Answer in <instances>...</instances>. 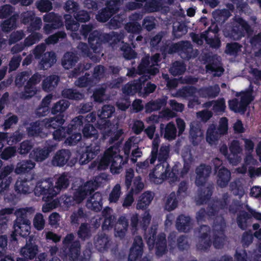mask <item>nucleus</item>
Masks as SVG:
<instances>
[{
    "label": "nucleus",
    "instance_id": "54",
    "mask_svg": "<svg viewBox=\"0 0 261 261\" xmlns=\"http://www.w3.org/2000/svg\"><path fill=\"white\" fill-rule=\"evenodd\" d=\"M65 25L67 30L70 31H76L79 30L80 24L79 21L75 20L71 14H65L64 16Z\"/></svg>",
    "mask_w": 261,
    "mask_h": 261
},
{
    "label": "nucleus",
    "instance_id": "17",
    "mask_svg": "<svg viewBox=\"0 0 261 261\" xmlns=\"http://www.w3.org/2000/svg\"><path fill=\"white\" fill-rule=\"evenodd\" d=\"M193 49L189 42H180L171 45L168 50L169 54L175 52H180L182 58H190L192 57L191 53Z\"/></svg>",
    "mask_w": 261,
    "mask_h": 261
},
{
    "label": "nucleus",
    "instance_id": "51",
    "mask_svg": "<svg viewBox=\"0 0 261 261\" xmlns=\"http://www.w3.org/2000/svg\"><path fill=\"white\" fill-rule=\"evenodd\" d=\"M128 226V222L125 216H121L118 222L115 224V229L118 237L122 238L124 236Z\"/></svg>",
    "mask_w": 261,
    "mask_h": 261
},
{
    "label": "nucleus",
    "instance_id": "39",
    "mask_svg": "<svg viewBox=\"0 0 261 261\" xmlns=\"http://www.w3.org/2000/svg\"><path fill=\"white\" fill-rule=\"evenodd\" d=\"M43 21L45 22L50 23L53 24L54 28H60L63 25L61 17L54 12L46 13L43 16Z\"/></svg>",
    "mask_w": 261,
    "mask_h": 261
},
{
    "label": "nucleus",
    "instance_id": "30",
    "mask_svg": "<svg viewBox=\"0 0 261 261\" xmlns=\"http://www.w3.org/2000/svg\"><path fill=\"white\" fill-rule=\"evenodd\" d=\"M78 117H82L81 118V125L80 126L75 125L73 127L72 132L68 137L67 138L65 142L69 145H76L82 139L81 129L83 127L84 117L82 116H79Z\"/></svg>",
    "mask_w": 261,
    "mask_h": 261
},
{
    "label": "nucleus",
    "instance_id": "4",
    "mask_svg": "<svg viewBox=\"0 0 261 261\" xmlns=\"http://www.w3.org/2000/svg\"><path fill=\"white\" fill-rule=\"evenodd\" d=\"M30 225L31 222L27 217V211L25 209L18 211L17 218L14 223V231L11 235V240L16 241V236L17 235L22 237L28 236L30 232Z\"/></svg>",
    "mask_w": 261,
    "mask_h": 261
},
{
    "label": "nucleus",
    "instance_id": "16",
    "mask_svg": "<svg viewBox=\"0 0 261 261\" xmlns=\"http://www.w3.org/2000/svg\"><path fill=\"white\" fill-rule=\"evenodd\" d=\"M106 7L98 11L96 15V19L100 22H106L111 18L109 22L111 29L114 27V4L106 5Z\"/></svg>",
    "mask_w": 261,
    "mask_h": 261
},
{
    "label": "nucleus",
    "instance_id": "21",
    "mask_svg": "<svg viewBox=\"0 0 261 261\" xmlns=\"http://www.w3.org/2000/svg\"><path fill=\"white\" fill-rule=\"evenodd\" d=\"M54 146L49 145L43 148L37 147L34 148L30 153V159L36 162H42L48 158L50 153L53 150Z\"/></svg>",
    "mask_w": 261,
    "mask_h": 261
},
{
    "label": "nucleus",
    "instance_id": "22",
    "mask_svg": "<svg viewBox=\"0 0 261 261\" xmlns=\"http://www.w3.org/2000/svg\"><path fill=\"white\" fill-rule=\"evenodd\" d=\"M38 251V246L29 240L27 241L25 245L21 248L20 254L27 259L32 260L36 257Z\"/></svg>",
    "mask_w": 261,
    "mask_h": 261
},
{
    "label": "nucleus",
    "instance_id": "23",
    "mask_svg": "<svg viewBox=\"0 0 261 261\" xmlns=\"http://www.w3.org/2000/svg\"><path fill=\"white\" fill-rule=\"evenodd\" d=\"M143 244L142 239L140 237H136L130 249V252L128 256V261H135L137 259L142 256L143 253Z\"/></svg>",
    "mask_w": 261,
    "mask_h": 261
},
{
    "label": "nucleus",
    "instance_id": "38",
    "mask_svg": "<svg viewBox=\"0 0 261 261\" xmlns=\"http://www.w3.org/2000/svg\"><path fill=\"white\" fill-rule=\"evenodd\" d=\"M70 102L65 99H61L56 102L51 109L52 114L57 115H63V112L69 107Z\"/></svg>",
    "mask_w": 261,
    "mask_h": 261
},
{
    "label": "nucleus",
    "instance_id": "50",
    "mask_svg": "<svg viewBox=\"0 0 261 261\" xmlns=\"http://www.w3.org/2000/svg\"><path fill=\"white\" fill-rule=\"evenodd\" d=\"M94 84L93 78L88 72H86L84 75L80 77L75 82V85L81 88L91 87Z\"/></svg>",
    "mask_w": 261,
    "mask_h": 261
},
{
    "label": "nucleus",
    "instance_id": "45",
    "mask_svg": "<svg viewBox=\"0 0 261 261\" xmlns=\"http://www.w3.org/2000/svg\"><path fill=\"white\" fill-rule=\"evenodd\" d=\"M206 108L213 107V110L217 113H222L226 109L225 101L224 98H220L217 100L209 101L204 103Z\"/></svg>",
    "mask_w": 261,
    "mask_h": 261
},
{
    "label": "nucleus",
    "instance_id": "3",
    "mask_svg": "<svg viewBox=\"0 0 261 261\" xmlns=\"http://www.w3.org/2000/svg\"><path fill=\"white\" fill-rule=\"evenodd\" d=\"M81 117H75L67 126H63L65 122L63 115H57L48 119L45 122L44 126L49 129L52 128L55 130L53 132V138L55 140L60 141L66 138L67 134H70L73 127L81 125Z\"/></svg>",
    "mask_w": 261,
    "mask_h": 261
},
{
    "label": "nucleus",
    "instance_id": "5",
    "mask_svg": "<svg viewBox=\"0 0 261 261\" xmlns=\"http://www.w3.org/2000/svg\"><path fill=\"white\" fill-rule=\"evenodd\" d=\"M110 165V171L114 175V145H112L105 151L101 158L92 162L89 166L90 169H97L98 170H104Z\"/></svg>",
    "mask_w": 261,
    "mask_h": 261
},
{
    "label": "nucleus",
    "instance_id": "56",
    "mask_svg": "<svg viewBox=\"0 0 261 261\" xmlns=\"http://www.w3.org/2000/svg\"><path fill=\"white\" fill-rule=\"evenodd\" d=\"M170 147L169 145H162L160 150L157 152V158L158 161L161 163H167V160L169 157Z\"/></svg>",
    "mask_w": 261,
    "mask_h": 261
},
{
    "label": "nucleus",
    "instance_id": "61",
    "mask_svg": "<svg viewBox=\"0 0 261 261\" xmlns=\"http://www.w3.org/2000/svg\"><path fill=\"white\" fill-rule=\"evenodd\" d=\"M212 194V187H208L203 188L201 192L198 195L196 198V202L198 204H202L208 199Z\"/></svg>",
    "mask_w": 261,
    "mask_h": 261
},
{
    "label": "nucleus",
    "instance_id": "19",
    "mask_svg": "<svg viewBox=\"0 0 261 261\" xmlns=\"http://www.w3.org/2000/svg\"><path fill=\"white\" fill-rule=\"evenodd\" d=\"M100 152V146L96 144H90L86 147L85 151L80 155L79 162L85 165L93 159Z\"/></svg>",
    "mask_w": 261,
    "mask_h": 261
},
{
    "label": "nucleus",
    "instance_id": "13",
    "mask_svg": "<svg viewBox=\"0 0 261 261\" xmlns=\"http://www.w3.org/2000/svg\"><path fill=\"white\" fill-rule=\"evenodd\" d=\"M96 120V115L95 112H92L87 115L86 118L84 117V121H87V123L82 128L83 137L85 138H92L97 139L98 137V133L95 127L90 122L94 123Z\"/></svg>",
    "mask_w": 261,
    "mask_h": 261
},
{
    "label": "nucleus",
    "instance_id": "26",
    "mask_svg": "<svg viewBox=\"0 0 261 261\" xmlns=\"http://www.w3.org/2000/svg\"><path fill=\"white\" fill-rule=\"evenodd\" d=\"M94 245L98 251L103 252L109 248L110 239L105 233H98L94 237Z\"/></svg>",
    "mask_w": 261,
    "mask_h": 261
},
{
    "label": "nucleus",
    "instance_id": "8",
    "mask_svg": "<svg viewBox=\"0 0 261 261\" xmlns=\"http://www.w3.org/2000/svg\"><path fill=\"white\" fill-rule=\"evenodd\" d=\"M240 96V100L235 98L228 101L229 109L234 112H244L248 105L253 99L252 90L242 92Z\"/></svg>",
    "mask_w": 261,
    "mask_h": 261
},
{
    "label": "nucleus",
    "instance_id": "14",
    "mask_svg": "<svg viewBox=\"0 0 261 261\" xmlns=\"http://www.w3.org/2000/svg\"><path fill=\"white\" fill-rule=\"evenodd\" d=\"M140 141V138L136 137H130L126 142L123 147V151L125 155V158L123 160L120 155H115V164H119L118 167H115V170L117 168L119 169L121 166L124 165L127 161V160L129 154L130 150L132 148L136 147L137 144ZM116 171H115V172Z\"/></svg>",
    "mask_w": 261,
    "mask_h": 261
},
{
    "label": "nucleus",
    "instance_id": "55",
    "mask_svg": "<svg viewBox=\"0 0 261 261\" xmlns=\"http://www.w3.org/2000/svg\"><path fill=\"white\" fill-rule=\"evenodd\" d=\"M177 204L176 194L174 192H172L165 199L164 208L168 211H171L177 207Z\"/></svg>",
    "mask_w": 261,
    "mask_h": 261
},
{
    "label": "nucleus",
    "instance_id": "20",
    "mask_svg": "<svg viewBox=\"0 0 261 261\" xmlns=\"http://www.w3.org/2000/svg\"><path fill=\"white\" fill-rule=\"evenodd\" d=\"M71 155L68 149H62L56 152L53 158L51 163L54 166L62 167L68 162Z\"/></svg>",
    "mask_w": 261,
    "mask_h": 261
},
{
    "label": "nucleus",
    "instance_id": "48",
    "mask_svg": "<svg viewBox=\"0 0 261 261\" xmlns=\"http://www.w3.org/2000/svg\"><path fill=\"white\" fill-rule=\"evenodd\" d=\"M220 91V88L218 85L214 87L203 88L198 90V95L203 97H215L217 96Z\"/></svg>",
    "mask_w": 261,
    "mask_h": 261
},
{
    "label": "nucleus",
    "instance_id": "49",
    "mask_svg": "<svg viewBox=\"0 0 261 261\" xmlns=\"http://www.w3.org/2000/svg\"><path fill=\"white\" fill-rule=\"evenodd\" d=\"M206 72L213 74L214 76H219L222 75L224 72V69L222 67L219 62L218 58H217V61L208 64L206 66Z\"/></svg>",
    "mask_w": 261,
    "mask_h": 261
},
{
    "label": "nucleus",
    "instance_id": "44",
    "mask_svg": "<svg viewBox=\"0 0 261 261\" xmlns=\"http://www.w3.org/2000/svg\"><path fill=\"white\" fill-rule=\"evenodd\" d=\"M18 15L13 14L4 20L1 24L2 30L5 33H9L16 27V22Z\"/></svg>",
    "mask_w": 261,
    "mask_h": 261
},
{
    "label": "nucleus",
    "instance_id": "47",
    "mask_svg": "<svg viewBox=\"0 0 261 261\" xmlns=\"http://www.w3.org/2000/svg\"><path fill=\"white\" fill-rule=\"evenodd\" d=\"M30 181L27 178H19L15 184V190L17 193L27 194L30 193V188L29 183Z\"/></svg>",
    "mask_w": 261,
    "mask_h": 261
},
{
    "label": "nucleus",
    "instance_id": "27",
    "mask_svg": "<svg viewBox=\"0 0 261 261\" xmlns=\"http://www.w3.org/2000/svg\"><path fill=\"white\" fill-rule=\"evenodd\" d=\"M211 167L210 166L201 165L196 170V177L195 183L197 186L204 184L211 173Z\"/></svg>",
    "mask_w": 261,
    "mask_h": 261
},
{
    "label": "nucleus",
    "instance_id": "37",
    "mask_svg": "<svg viewBox=\"0 0 261 261\" xmlns=\"http://www.w3.org/2000/svg\"><path fill=\"white\" fill-rule=\"evenodd\" d=\"M191 219L188 216H179L177 219L176 228L180 231H188L192 227Z\"/></svg>",
    "mask_w": 261,
    "mask_h": 261
},
{
    "label": "nucleus",
    "instance_id": "63",
    "mask_svg": "<svg viewBox=\"0 0 261 261\" xmlns=\"http://www.w3.org/2000/svg\"><path fill=\"white\" fill-rule=\"evenodd\" d=\"M179 166L178 165H175L171 170L168 172L167 176L170 182H174L179 179L180 178L179 175Z\"/></svg>",
    "mask_w": 261,
    "mask_h": 261
},
{
    "label": "nucleus",
    "instance_id": "58",
    "mask_svg": "<svg viewBox=\"0 0 261 261\" xmlns=\"http://www.w3.org/2000/svg\"><path fill=\"white\" fill-rule=\"evenodd\" d=\"M34 146L31 140H25L23 141L18 148L17 152L21 155H25L30 152Z\"/></svg>",
    "mask_w": 261,
    "mask_h": 261
},
{
    "label": "nucleus",
    "instance_id": "57",
    "mask_svg": "<svg viewBox=\"0 0 261 261\" xmlns=\"http://www.w3.org/2000/svg\"><path fill=\"white\" fill-rule=\"evenodd\" d=\"M36 93V87L27 83L24 87L23 91L20 93V97L23 99H28L34 96Z\"/></svg>",
    "mask_w": 261,
    "mask_h": 261
},
{
    "label": "nucleus",
    "instance_id": "7",
    "mask_svg": "<svg viewBox=\"0 0 261 261\" xmlns=\"http://www.w3.org/2000/svg\"><path fill=\"white\" fill-rule=\"evenodd\" d=\"M156 230V228H152L151 232L146 236V238L150 249L155 245L156 254L160 256L164 254L166 251V236L164 233H161L158 236L156 239H155Z\"/></svg>",
    "mask_w": 261,
    "mask_h": 261
},
{
    "label": "nucleus",
    "instance_id": "24",
    "mask_svg": "<svg viewBox=\"0 0 261 261\" xmlns=\"http://www.w3.org/2000/svg\"><path fill=\"white\" fill-rule=\"evenodd\" d=\"M90 182H86L83 186H80L73 193L75 202L76 203L82 202L87 196L91 195L93 191L91 189L89 185Z\"/></svg>",
    "mask_w": 261,
    "mask_h": 261
},
{
    "label": "nucleus",
    "instance_id": "53",
    "mask_svg": "<svg viewBox=\"0 0 261 261\" xmlns=\"http://www.w3.org/2000/svg\"><path fill=\"white\" fill-rule=\"evenodd\" d=\"M78 238L82 241L89 239L91 236L90 228L87 223L81 224L77 231Z\"/></svg>",
    "mask_w": 261,
    "mask_h": 261
},
{
    "label": "nucleus",
    "instance_id": "42",
    "mask_svg": "<svg viewBox=\"0 0 261 261\" xmlns=\"http://www.w3.org/2000/svg\"><path fill=\"white\" fill-rule=\"evenodd\" d=\"M35 163L31 160L22 161L18 162L15 169V172L17 174L27 173L34 168Z\"/></svg>",
    "mask_w": 261,
    "mask_h": 261
},
{
    "label": "nucleus",
    "instance_id": "10",
    "mask_svg": "<svg viewBox=\"0 0 261 261\" xmlns=\"http://www.w3.org/2000/svg\"><path fill=\"white\" fill-rule=\"evenodd\" d=\"M250 28L248 24L242 18H238L233 23L231 33H227L226 30L224 31V34L226 37L232 38L234 40H238L244 36L246 33H248Z\"/></svg>",
    "mask_w": 261,
    "mask_h": 261
},
{
    "label": "nucleus",
    "instance_id": "28",
    "mask_svg": "<svg viewBox=\"0 0 261 261\" xmlns=\"http://www.w3.org/2000/svg\"><path fill=\"white\" fill-rule=\"evenodd\" d=\"M209 232V227L206 225L201 226L199 233L200 237L197 244L198 249L204 250L208 248L211 245L210 238L207 236V233Z\"/></svg>",
    "mask_w": 261,
    "mask_h": 261
},
{
    "label": "nucleus",
    "instance_id": "18",
    "mask_svg": "<svg viewBox=\"0 0 261 261\" xmlns=\"http://www.w3.org/2000/svg\"><path fill=\"white\" fill-rule=\"evenodd\" d=\"M14 168L12 165L7 166L2 168L0 170V193H2L5 190L9 188V186L12 181V178L10 175L12 173Z\"/></svg>",
    "mask_w": 261,
    "mask_h": 261
},
{
    "label": "nucleus",
    "instance_id": "29",
    "mask_svg": "<svg viewBox=\"0 0 261 261\" xmlns=\"http://www.w3.org/2000/svg\"><path fill=\"white\" fill-rule=\"evenodd\" d=\"M203 138V133L200 126L196 123L190 125V139L194 145L199 144Z\"/></svg>",
    "mask_w": 261,
    "mask_h": 261
},
{
    "label": "nucleus",
    "instance_id": "25",
    "mask_svg": "<svg viewBox=\"0 0 261 261\" xmlns=\"http://www.w3.org/2000/svg\"><path fill=\"white\" fill-rule=\"evenodd\" d=\"M147 79L146 77L141 76L137 80H135L132 82L128 83L125 85L122 89L123 93L128 95H133L138 92H140L143 83H144Z\"/></svg>",
    "mask_w": 261,
    "mask_h": 261
},
{
    "label": "nucleus",
    "instance_id": "52",
    "mask_svg": "<svg viewBox=\"0 0 261 261\" xmlns=\"http://www.w3.org/2000/svg\"><path fill=\"white\" fill-rule=\"evenodd\" d=\"M146 10L149 12L163 11H166L165 6H163L161 0H152L145 5Z\"/></svg>",
    "mask_w": 261,
    "mask_h": 261
},
{
    "label": "nucleus",
    "instance_id": "60",
    "mask_svg": "<svg viewBox=\"0 0 261 261\" xmlns=\"http://www.w3.org/2000/svg\"><path fill=\"white\" fill-rule=\"evenodd\" d=\"M198 94V90H197L193 87H186L179 90L175 94V96L188 97L195 95L196 93Z\"/></svg>",
    "mask_w": 261,
    "mask_h": 261
},
{
    "label": "nucleus",
    "instance_id": "64",
    "mask_svg": "<svg viewBox=\"0 0 261 261\" xmlns=\"http://www.w3.org/2000/svg\"><path fill=\"white\" fill-rule=\"evenodd\" d=\"M64 9L66 12L69 13V14H74L79 10V5L77 2L68 0L66 2Z\"/></svg>",
    "mask_w": 261,
    "mask_h": 261
},
{
    "label": "nucleus",
    "instance_id": "9",
    "mask_svg": "<svg viewBox=\"0 0 261 261\" xmlns=\"http://www.w3.org/2000/svg\"><path fill=\"white\" fill-rule=\"evenodd\" d=\"M159 58L160 55L159 54H156L152 56L150 61L148 56L143 58L141 64L138 66V73H148L152 75H155L159 72L158 68L154 66L157 65L158 62L160 61Z\"/></svg>",
    "mask_w": 261,
    "mask_h": 261
},
{
    "label": "nucleus",
    "instance_id": "36",
    "mask_svg": "<svg viewBox=\"0 0 261 261\" xmlns=\"http://www.w3.org/2000/svg\"><path fill=\"white\" fill-rule=\"evenodd\" d=\"M45 123L36 121L30 123V126L27 128V132L29 136L38 137L41 136L42 132L43 126Z\"/></svg>",
    "mask_w": 261,
    "mask_h": 261
},
{
    "label": "nucleus",
    "instance_id": "12",
    "mask_svg": "<svg viewBox=\"0 0 261 261\" xmlns=\"http://www.w3.org/2000/svg\"><path fill=\"white\" fill-rule=\"evenodd\" d=\"M170 171V167L168 163H160L158 164L149 175L151 181L156 184H162L165 179L168 172Z\"/></svg>",
    "mask_w": 261,
    "mask_h": 261
},
{
    "label": "nucleus",
    "instance_id": "59",
    "mask_svg": "<svg viewBox=\"0 0 261 261\" xmlns=\"http://www.w3.org/2000/svg\"><path fill=\"white\" fill-rule=\"evenodd\" d=\"M17 150L15 146H8L1 150L0 157L4 160H8L9 159L15 156L16 155Z\"/></svg>",
    "mask_w": 261,
    "mask_h": 261
},
{
    "label": "nucleus",
    "instance_id": "35",
    "mask_svg": "<svg viewBox=\"0 0 261 261\" xmlns=\"http://www.w3.org/2000/svg\"><path fill=\"white\" fill-rule=\"evenodd\" d=\"M154 197L153 194L150 192L143 193L139 198L136 208L137 210H143L148 207L151 203Z\"/></svg>",
    "mask_w": 261,
    "mask_h": 261
},
{
    "label": "nucleus",
    "instance_id": "11",
    "mask_svg": "<svg viewBox=\"0 0 261 261\" xmlns=\"http://www.w3.org/2000/svg\"><path fill=\"white\" fill-rule=\"evenodd\" d=\"M114 113V106L110 105L103 106L100 113L97 114L96 122L95 123L96 127L99 129H102V128H106L109 125H111V123L109 118L111 117Z\"/></svg>",
    "mask_w": 261,
    "mask_h": 261
},
{
    "label": "nucleus",
    "instance_id": "6",
    "mask_svg": "<svg viewBox=\"0 0 261 261\" xmlns=\"http://www.w3.org/2000/svg\"><path fill=\"white\" fill-rule=\"evenodd\" d=\"M72 233L67 234L63 240L64 252L70 261H77L81 254V244L79 240L74 241Z\"/></svg>",
    "mask_w": 261,
    "mask_h": 261
},
{
    "label": "nucleus",
    "instance_id": "40",
    "mask_svg": "<svg viewBox=\"0 0 261 261\" xmlns=\"http://www.w3.org/2000/svg\"><path fill=\"white\" fill-rule=\"evenodd\" d=\"M231 174L229 170L222 167L218 171L217 184L221 187H226L230 179Z\"/></svg>",
    "mask_w": 261,
    "mask_h": 261
},
{
    "label": "nucleus",
    "instance_id": "2",
    "mask_svg": "<svg viewBox=\"0 0 261 261\" xmlns=\"http://www.w3.org/2000/svg\"><path fill=\"white\" fill-rule=\"evenodd\" d=\"M69 185V180L67 174L63 173L57 179L55 186L48 180L38 181L34 189L36 196L47 195L46 198L49 200L56 196L62 190L66 189Z\"/></svg>",
    "mask_w": 261,
    "mask_h": 261
},
{
    "label": "nucleus",
    "instance_id": "33",
    "mask_svg": "<svg viewBox=\"0 0 261 261\" xmlns=\"http://www.w3.org/2000/svg\"><path fill=\"white\" fill-rule=\"evenodd\" d=\"M59 80V77L56 75L47 76L42 82V89L47 92H51L56 87Z\"/></svg>",
    "mask_w": 261,
    "mask_h": 261
},
{
    "label": "nucleus",
    "instance_id": "15",
    "mask_svg": "<svg viewBox=\"0 0 261 261\" xmlns=\"http://www.w3.org/2000/svg\"><path fill=\"white\" fill-rule=\"evenodd\" d=\"M217 222H219V223L215 224L213 226L214 236L213 244L215 248H220L223 246L224 244V238L223 231L225 225L223 219L221 217H217Z\"/></svg>",
    "mask_w": 261,
    "mask_h": 261
},
{
    "label": "nucleus",
    "instance_id": "34",
    "mask_svg": "<svg viewBox=\"0 0 261 261\" xmlns=\"http://www.w3.org/2000/svg\"><path fill=\"white\" fill-rule=\"evenodd\" d=\"M79 58L73 52L67 51L63 56L62 59L63 67L67 69L72 68L77 63Z\"/></svg>",
    "mask_w": 261,
    "mask_h": 261
},
{
    "label": "nucleus",
    "instance_id": "1",
    "mask_svg": "<svg viewBox=\"0 0 261 261\" xmlns=\"http://www.w3.org/2000/svg\"><path fill=\"white\" fill-rule=\"evenodd\" d=\"M93 27L92 24L82 25L80 30L81 34L85 38H88V43L93 53L100 55L102 54L103 45L112 41L110 43L112 48L114 47V31L110 33H102L98 30L92 31Z\"/></svg>",
    "mask_w": 261,
    "mask_h": 261
},
{
    "label": "nucleus",
    "instance_id": "62",
    "mask_svg": "<svg viewBox=\"0 0 261 261\" xmlns=\"http://www.w3.org/2000/svg\"><path fill=\"white\" fill-rule=\"evenodd\" d=\"M42 38V35L37 32L32 33L29 35L24 40V45L25 46H30L38 42Z\"/></svg>",
    "mask_w": 261,
    "mask_h": 261
},
{
    "label": "nucleus",
    "instance_id": "32",
    "mask_svg": "<svg viewBox=\"0 0 261 261\" xmlns=\"http://www.w3.org/2000/svg\"><path fill=\"white\" fill-rule=\"evenodd\" d=\"M221 134L216 129L215 124H211L208 127L206 134V141L211 145H216Z\"/></svg>",
    "mask_w": 261,
    "mask_h": 261
},
{
    "label": "nucleus",
    "instance_id": "46",
    "mask_svg": "<svg viewBox=\"0 0 261 261\" xmlns=\"http://www.w3.org/2000/svg\"><path fill=\"white\" fill-rule=\"evenodd\" d=\"M62 95L64 98L74 100H80L84 98V94L72 88L63 89L62 91Z\"/></svg>",
    "mask_w": 261,
    "mask_h": 261
},
{
    "label": "nucleus",
    "instance_id": "43",
    "mask_svg": "<svg viewBox=\"0 0 261 261\" xmlns=\"http://www.w3.org/2000/svg\"><path fill=\"white\" fill-rule=\"evenodd\" d=\"M167 97H164L161 99H158L154 101H151L145 106V111L147 113H151L154 111L160 110L162 107L166 105Z\"/></svg>",
    "mask_w": 261,
    "mask_h": 261
},
{
    "label": "nucleus",
    "instance_id": "41",
    "mask_svg": "<svg viewBox=\"0 0 261 261\" xmlns=\"http://www.w3.org/2000/svg\"><path fill=\"white\" fill-rule=\"evenodd\" d=\"M161 129H164V137L168 140H173L176 138L177 130L175 125L172 123H168L165 126L164 124L160 125Z\"/></svg>",
    "mask_w": 261,
    "mask_h": 261
},
{
    "label": "nucleus",
    "instance_id": "31",
    "mask_svg": "<svg viewBox=\"0 0 261 261\" xmlns=\"http://www.w3.org/2000/svg\"><path fill=\"white\" fill-rule=\"evenodd\" d=\"M56 55L54 52L44 53L40 62V68L46 70L51 67L56 62Z\"/></svg>",
    "mask_w": 261,
    "mask_h": 261
}]
</instances>
